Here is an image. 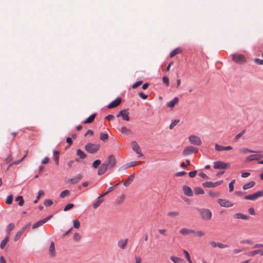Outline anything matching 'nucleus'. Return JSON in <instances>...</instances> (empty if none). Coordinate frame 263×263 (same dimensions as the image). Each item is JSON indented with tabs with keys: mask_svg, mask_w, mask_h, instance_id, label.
<instances>
[{
	"mask_svg": "<svg viewBox=\"0 0 263 263\" xmlns=\"http://www.w3.org/2000/svg\"><path fill=\"white\" fill-rule=\"evenodd\" d=\"M181 52V49L180 48H176L173 50L171 53L170 56L171 57H173L176 55L177 54L180 53Z\"/></svg>",
	"mask_w": 263,
	"mask_h": 263,
	"instance_id": "38",
	"label": "nucleus"
},
{
	"mask_svg": "<svg viewBox=\"0 0 263 263\" xmlns=\"http://www.w3.org/2000/svg\"><path fill=\"white\" fill-rule=\"evenodd\" d=\"M223 182V180H220L215 182H212L211 181H206L202 183V186L204 187L213 188L215 187Z\"/></svg>",
	"mask_w": 263,
	"mask_h": 263,
	"instance_id": "10",
	"label": "nucleus"
},
{
	"mask_svg": "<svg viewBox=\"0 0 263 263\" xmlns=\"http://www.w3.org/2000/svg\"><path fill=\"white\" fill-rule=\"evenodd\" d=\"M101 164V161L99 159L96 160L92 164V166L97 168Z\"/></svg>",
	"mask_w": 263,
	"mask_h": 263,
	"instance_id": "42",
	"label": "nucleus"
},
{
	"mask_svg": "<svg viewBox=\"0 0 263 263\" xmlns=\"http://www.w3.org/2000/svg\"><path fill=\"white\" fill-rule=\"evenodd\" d=\"M162 81L164 84H165L166 85H168L169 84V79L166 76H164L162 78Z\"/></svg>",
	"mask_w": 263,
	"mask_h": 263,
	"instance_id": "57",
	"label": "nucleus"
},
{
	"mask_svg": "<svg viewBox=\"0 0 263 263\" xmlns=\"http://www.w3.org/2000/svg\"><path fill=\"white\" fill-rule=\"evenodd\" d=\"M180 233L182 235H187L190 234H193L195 233V231L193 229L188 228H182L179 231Z\"/></svg>",
	"mask_w": 263,
	"mask_h": 263,
	"instance_id": "20",
	"label": "nucleus"
},
{
	"mask_svg": "<svg viewBox=\"0 0 263 263\" xmlns=\"http://www.w3.org/2000/svg\"><path fill=\"white\" fill-rule=\"evenodd\" d=\"M209 194L210 196H211V197H218L219 195V194L218 193H215L212 191H211L209 192Z\"/></svg>",
	"mask_w": 263,
	"mask_h": 263,
	"instance_id": "59",
	"label": "nucleus"
},
{
	"mask_svg": "<svg viewBox=\"0 0 263 263\" xmlns=\"http://www.w3.org/2000/svg\"><path fill=\"white\" fill-rule=\"evenodd\" d=\"M189 141L191 144L196 146H199L202 143L200 137L196 135H191L189 136Z\"/></svg>",
	"mask_w": 263,
	"mask_h": 263,
	"instance_id": "5",
	"label": "nucleus"
},
{
	"mask_svg": "<svg viewBox=\"0 0 263 263\" xmlns=\"http://www.w3.org/2000/svg\"><path fill=\"white\" fill-rule=\"evenodd\" d=\"M15 201L18 202V204L20 206L23 205L24 202L23 197L22 196H18L17 197H16L15 198Z\"/></svg>",
	"mask_w": 263,
	"mask_h": 263,
	"instance_id": "35",
	"label": "nucleus"
},
{
	"mask_svg": "<svg viewBox=\"0 0 263 263\" xmlns=\"http://www.w3.org/2000/svg\"><path fill=\"white\" fill-rule=\"evenodd\" d=\"M30 226L31 223L29 222L27 224H26L25 226H24L18 232H17L14 237V241H17L20 239L22 234L24 233L25 232V231L30 227Z\"/></svg>",
	"mask_w": 263,
	"mask_h": 263,
	"instance_id": "8",
	"label": "nucleus"
},
{
	"mask_svg": "<svg viewBox=\"0 0 263 263\" xmlns=\"http://www.w3.org/2000/svg\"><path fill=\"white\" fill-rule=\"evenodd\" d=\"M194 192L196 194H203L204 193L203 190L200 187H196L195 189Z\"/></svg>",
	"mask_w": 263,
	"mask_h": 263,
	"instance_id": "41",
	"label": "nucleus"
},
{
	"mask_svg": "<svg viewBox=\"0 0 263 263\" xmlns=\"http://www.w3.org/2000/svg\"><path fill=\"white\" fill-rule=\"evenodd\" d=\"M73 227L76 229H78L80 227V223L78 220H73Z\"/></svg>",
	"mask_w": 263,
	"mask_h": 263,
	"instance_id": "51",
	"label": "nucleus"
},
{
	"mask_svg": "<svg viewBox=\"0 0 263 263\" xmlns=\"http://www.w3.org/2000/svg\"><path fill=\"white\" fill-rule=\"evenodd\" d=\"M258 254L261 255V249H257L249 252L247 255L250 256H253Z\"/></svg>",
	"mask_w": 263,
	"mask_h": 263,
	"instance_id": "33",
	"label": "nucleus"
},
{
	"mask_svg": "<svg viewBox=\"0 0 263 263\" xmlns=\"http://www.w3.org/2000/svg\"><path fill=\"white\" fill-rule=\"evenodd\" d=\"M131 147L133 150L138 154V157H141L143 156L141 152L140 148L136 141H133L131 142Z\"/></svg>",
	"mask_w": 263,
	"mask_h": 263,
	"instance_id": "11",
	"label": "nucleus"
},
{
	"mask_svg": "<svg viewBox=\"0 0 263 263\" xmlns=\"http://www.w3.org/2000/svg\"><path fill=\"white\" fill-rule=\"evenodd\" d=\"M9 241V237L7 236L4 239H3L1 243H0V248L1 249H4L6 246L7 243Z\"/></svg>",
	"mask_w": 263,
	"mask_h": 263,
	"instance_id": "30",
	"label": "nucleus"
},
{
	"mask_svg": "<svg viewBox=\"0 0 263 263\" xmlns=\"http://www.w3.org/2000/svg\"><path fill=\"white\" fill-rule=\"evenodd\" d=\"M12 200H13V196L12 195H9L6 199V203L8 204H11L12 202Z\"/></svg>",
	"mask_w": 263,
	"mask_h": 263,
	"instance_id": "44",
	"label": "nucleus"
},
{
	"mask_svg": "<svg viewBox=\"0 0 263 263\" xmlns=\"http://www.w3.org/2000/svg\"><path fill=\"white\" fill-rule=\"evenodd\" d=\"M121 102V99L120 98H117L114 101L111 102L110 104H109L107 106L108 108H112L116 107L119 105V104Z\"/></svg>",
	"mask_w": 263,
	"mask_h": 263,
	"instance_id": "18",
	"label": "nucleus"
},
{
	"mask_svg": "<svg viewBox=\"0 0 263 263\" xmlns=\"http://www.w3.org/2000/svg\"><path fill=\"white\" fill-rule=\"evenodd\" d=\"M74 206V204L73 203H68L67 204L64 208V211H67Z\"/></svg>",
	"mask_w": 263,
	"mask_h": 263,
	"instance_id": "50",
	"label": "nucleus"
},
{
	"mask_svg": "<svg viewBox=\"0 0 263 263\" xmlns=\"http://www.w3.org/2000/svg\"><path fill=\"white\" fill-rule=\"evenodd\" d=\"M104 163H106L107 164V166L109 168H111L114 167L116 164V161L115 159V157L114 155H110L106 161H105Z\"/></svg>",
	"mask_w": 263,
	"mask_h": 263,
	"instance_id": "7",
	"label": "nucleus"
},
{
	"mask_svg": "<svg viewBox=\"0 0 263 263\" xmlns=\"http://www.w3.org/2000/svg\"><path fill=\"white\" fill-rule=\"evenodd\" d=\"M233 61L239 64H243L246 62V59L245 57L238 53H234L231 55Z\"/></svg>",
	"mask_w": 263,
	"mask_h": 263,
	"instance_id": "2",
	"label": "nucleus"
},
{
	"mask_svg": "<svg viewBox=\"0 0 263 263\" xmlns=\"http://www.w3.org/2000/svg\"><path fill=\"white\" fill-rule=\"evenodd\" d=\"M244 198L246 200H255L258 198L257 197L255 193L252 195H246L244 197Z\"/></svg>",
	"mask_w": 263,
	"mask_h": 263,
	"instance_id": "32",
	"label": "nucleus"
},
{
	"mask_svg": "<svg viewBox=\"0 0 263 263\" xmlns=\"http://www.w3.org/2000/svg\"><path fill=\"white\" fill-rule=\"evenodd\" d=\"M178 102V98L175 97L172 100L167 103V106L170 108L173 107Z\"/></svg>",
	"mask_w": 263,
	"mask_h": 263,
	"instance_id": "25",
	"label": "nucleus"
},
{
	"mask_svg": "<svg viewBox=\"0 0 263 263\" xmlns=\"http://www.w3.org/2000/svg\"><path fill=\"white\" fill-rule=\"evenodd\" d=\"M120 132L122 134H125L127 135L132 133L131 130L125 126L121 127L120 129Z\"/></svg>",
	"mask_w": 263,
	"mask_h": 263,
	"instance_id": "34",
	"label": "nucleus"
},
{
	"mask_svg": "<svg viewBox=\"0 0 263 263\" xmlns=\"http://www.w3.org/2000/svg\"><path fill=\"white\" fill-rule=\"evenodd\" d=\"M254 62L258 65H263V60L258 59V58H255L254 59Z\"/></svg>",
	"mask_w": 263,
	"mask_h": 263,
	"instance_id": "63",
	"label": "nucleus"
},
{
	"mask_svg": "<svg viewBox=\"0 0 263 263\" xmlns=\"http://www.w3.org/2000/svg\"><path fill=\"white\" fill-rule=\"evenodd\" d=\"M77 155L80 157V159H84L86 157V155L81 149H78L76 152Z\"/></svg>",
	"mask_w": 263,
	"mask_h": 263,
	"instance_id": "31",
	"label": "nucleus"
},
{
	"mask_svg": "<svg viewBox=\"0 0 263 263\" xmlns=\"http://www.w3.org/2000/svg\"><path fill=\"white\" fill-rule=\"evenodd\" d=\"M255 184V182L254 181H251L248 183L245 184L243 185L242 189L244 190H248L251 187H253Z\"/></svg>",
	"mask_w": 263,
	"mask_h": 263,
	"instance_id": "28",
	"label": "nucleus"
},
{
	"mask_svg": "<svg viewBox=\"0 0 263 263\" xmlns=\"http://www.w3.org/2000/svg\"><path fill=\"white\" fill-rule=\"evenodd\" d=\"M69 191L68 190H65L63 191H62L60 195V197L61 198H64V197H65L66 196L68 195L69 194Z\"/></svg>",
	"mask_w": 263,
	"mask_h": 263,
	"instance_id": "40",
	"label": "nucleus"
},
{
	"mask_svg": "<svg viewBox=\"0 0 263 263\" xmlns=\"http://www.w3.org/2000/svg\"><path fill=\"white\" fill-rule=\"evenodd\" d=\"M183 253L185 255V257H186V259H187V260L189 261V262L190 263H192V261L191 260L190 256V255H189L188 252L186 250H184Z\"/></svg>",
	"mask_w": 263,
	"mask_h": 263,
	"instance_id": "58",
	"label": "nucleus"
},
{
	"mask_svg": "<svg viewBox=\"0 0 263 263\" xmlns=\"http://www.w3.org/2000/svg\"><path fill=\"white\" fill-rule=\"evenodd\" d=\"M48 254L50 257H54L56 255V251L54 243L52 241L49 248Z\"/></svg>",
	"mask_w": 263,
	"mask_h": 263,
	"instance_id": "14",
	"label": "nucleus"
},
{
	"mask_svg": "<svg viewBox=\"0 0 263 263\" xmlns=\"http://www.w3.org/2000/svg\"><path fill=\"white\" fill-rule=\"evenodd\" d=\"M179 213L178 212L174 211V212H170L168 213L167 215L169 216H171V217H175V216L179 215Z\"/></svg>",
	"mask_w": 263,
	"mask_h": 263,
	"instance_id": "53",
	"label": "nucleus"
},
{
	"mask_svg": "<svg viewBox=\"0 0 263 263\" xmlns=\"http://www.w3.org/2000/svg\"><path fill=\"white\" fill-rule=\"evenodd\" d=\"M82 175L79 174L76 176L68 179V182L71 184H76L82 179Z\"/></svg>",
	"mask_w": 263,
	"mask_h": 263,
	"instance_id": "19",
	"label": "nucleus"
},
{
	"mask_svg": "<svg viewBox=\"0 0 263 263\" xmlns=\"http://www.w3.org/2000/svg\"><path fill=\"white\" fill-rule=\"evenodd\" d=\"M59 154H60V152H59V151H53V152L52 159L55 161L56 164H59Z\"/></svg>",
	"mask_w": 263,
	"mask_h": 263,
	"instance_id": "26",
	"label": "nucleus"
},
{
	"mask_svg": "<svg viewBox=\"0 0 263 263\" xmlns=\"http://www.w3.org/2000/svg\"><path fill=\"white\" fill-rule=\"evenodd\" d=\"M102 196L100 195L98 197V200L93 203V208L94 209L98 208L100 205L102 203V202L103 201L104 199H101V198Z\"/></svg>",
	"mask_w": 263,
	"mask_h": 263,
	"instance_id": "27",
	"label": "nucleus"
},
{
	"mask_svg": "<svg viewBox=\"0 0 263 263\" xmlns=\"http://www.w3.org/2000/svg\"><path fill=\"white\" fill-rule=\"evenodd\" d=\"M142 83V81H138L137 82H136L132 86L133 88L134 89H135L138 86L141 85Z\"/></svg>",
	"mask_w": 263,
	"mask_h": 263,
	"instance_id": "61",
	"label": "nucleus"
},
{
	"mask_svg": "<svg viewBox=\"0 0 263 263\" xmlns=\"http://www.w3.org/2000/svg\"><path fill=\"white\" fill-rule=\"evenodd\" d=\"M14 224L12 223H10L7 227V232L8 234H9L10 232L14 228Z\"/></svg>",
	"mask_w": 263,
	"mask_h": 263,
	"instance_id": "46",
	"label": "nucleus"
},
{
	"mask_svg": "<svg viewBox=\"0 0 263 263\" xmlns=\"http://www.w3.org/2000/svg\"><path fill=\"white\" fill-rule=\"evenodd\" d=\"M171 259L172 261H173L174 263H177L178 262L180 259L178 257H174V256H171Z\"/></svg>",
	"mask_w": 263,
	"mask_h": 263,
	"instance_id": "60",
	"label": "nucleus"
},
{
	"mask_svg": "<svg viewBox=\"0 0 263 263\" xmlns=\"http://www.w3.org/2000/svg\"><path fill=\"white\" fill-rule=\"evenodd\" d=\"M118 185V184H117L115 185V186H111V187H109L107 189V190L106 191L104 192L101 196L102 197H103V196H104L106 195L109 192H110L112 190V189L114 187L117 186Z\"/></svg>",
	"mask_w": 263,
	"mask_h": 263,
	"instance_id": "48",
	"label": "nucleus"
},
{
	"mask_svg": "<svg viewBox=\"0 0 263 263\" xmlns=\"http://www.w3.org/2000/svg\"><path fill=\"white\" fill-rule=\"evenodd\" d=\"M52 217V215H49L48 217H47L46 218L35 222L32 226V229H35L42 226L43 224H44L45 223H46L48 220H49Z\"/></svg>",
	"mask_w": 263,
	"mask_h": 263,
	"instance_id": "13",
	"label": "nucleus"
},
{
	"mask_svg": "<svg viewBox=\"0 0 263 263\" xmlns=\"http://www.w3.org/2000/svg\"><path fill=\"white\" fill-rule=\"evenodd\" d=\"M262 158H263L262 154H253V155L249 156L247 158V160L248 161H253V160H258L259 159Z\"/></svg>",
	"mask_w": 263,
	"mask_h": 263,
	"instance_id": "15",
	"label": "nucleus"
},
{
	"mask_svg": "<svg viewBox=\"0 0 263 263\" xmlns=\"http://www.w3.org/2000/svg\"><path fill=\"white\" fill-rule=\"evenodd\" d=\"M234 217L236 219H241L243 220H248L249 219V217L248 215H245L240 213L235 214L234 215Z\"/></svg>",
	"mask_w": 263,
	"mask_h": 263,
	"instance_id": "24",
	"label": "nucleus"
},
{
	"mask_svg": "<svg viewBox=\"0 0 263 263\" xmlns=\"http://www.w3.org/2000/svg\"><path fill=\"white\" fill-rule=\"evenodd\" d=\"M124 199H125V196L122 194L117 198V199H116L117 203L118 204L121 203L124 200Z\"/></svg>",
	"mask_w": 263,
	"mask_h": 263,
	"instance_id": "43",
	"label": "nucleus"
},
{
	"mask_svg": "<svg viewBox=\"0 0 263 263\" xmlns=\"http://www.w3.org/2000/svg\"><path fill=\"white\" fill-rule=\"evenodd\" d=\"M198 149L197 147H195L193 146H189L186 147L182 152V155L184 156H188L192 154L193 153H196L198 152Z\"/></svg>",
	"mask_w": 263,
	"mask_h": 263,
	"instance_id": "6",
	"label": "nucleus"
},
{
	"mask_svg": "<svg viewBox=\"0 0 263 263\" xmlns=\"http://www.w3.org/2000/svg\"><path fill=\"white\" fill-rule=\"evenodd\" d=\"M239 151L240 152H241L242 153H244V154H246V153H257V152H255V151H253L251 149H249L247 148H240L239 149Z\"/></svg>",
	"mask_w": 263,
	"mask_h": 263,
	"instance_id": "37",
	"label": "nucleus"
},
{
	"mask_svg": "<svg viewBox=\"0 0 263 263\" xmlns=\"http://www.w3.org/2000/svg\"><path fill=\"white\" fill-rule=\"evenodd\" d=\"M193 234H195L196 236L199 237H202L205 235V233L202 231H195V233Z\"/></svg>",
	"mask_w": 263,
	"mask_h": 263,
	"instance_id": "45",
	"label": "nucleus"
},
{
	"mask_svg": "<svg viewBox=\"0 0 263 263\" xmlns=\"http://www.w3.org/2000/svg\"><path fill=\"white\" fill-rule=\"evenodd\" d=\"M52 204H53V202L50 199H47V200H45V201H44V204L46 206H49L51 205Z\"/></svg>",
	"mask_w": 263,
	"mask_h": 263,
	"instance_id": "55",
	"label": "nucleus"
},
{
	"mask_svg": "<svg viewBox=\"0 0 263 263\" xmlns=\"http://www.w3.org/2000/svg\"><path fill=\"white\" fill-rule=\"evenodd\" d=\"M44 194V191L43 190H40L38 192V195L36 197V199L34 201V203H36L39 200L40 197Z\"/></svg>",
	"mask_w": 263,
	"mask_h": 263,
	"instance_id": "47",
	"label": "nucleus"
},
{
	"mask_svg": "<svg viewBox=\"0 0 263 263\" xmlns=\"http://www.w3.org/2000/svg\"><path fill=\"white\" fill-rule=\"evenodd\" d=\"M190 161L189 160H186V163H184V162H182L181 164H180V166L181 167H183V168H184L187 165H190Z\"/></svg>",
	"mask_w": 263,
	"mask_h": 263,
	"instance_id": "62",
	"label": "nucleus"
},
{
	"mask_svg": "<svg viewBox=\"0 0 263 263\" xmlns=\"http://www.w3.org/2000/svg\"><path fill=\"white\" fill-rule=\"evenodd\" d=\"M100 148V145L98 144H94L88 143L85 146V150L90 154H95L97 153Z\"/></svg>",
	"mask_w": 263,
	"mask_h": 263,
	"instance_id": "1",
	"label": "nucleus"
},
{
	"mask_svg": "<svg viewBox=\"0 0 263 263\" xmlns=\"http://www.w3.org/2000/svg\"><path fill=\"white\" fill-rule=\"evenodd\" d=\"M127 241H128V239L127 238H125V239H120L118 241V247L122 249V250H124L125 248V247L127 245Z\"/></svg>",
	"mask_w": 263,
	"mask_h": 263,
	"instance_id": "22",
	"label": "nucleus"
},
{
	"mask_svg": "<svg viewBox=\"0 0 263 263\" xmlns=\"http://www.w3.org/2000/svg\"><path fill=\"white\" fill-rule=\"evenodd\" d=\"M183 191L184 194L187 196H193V191L191 188L188 186L184 185L183 186Z\"/></svg>",
	"mask_w": 263,
	"mask_h": 263,
	"instance_id": "23",
	"label": "nucleus"
},
{
	"mask_svg": "<svg viewBox=\"0 0 263 263\" xmlns=\"http://www.w3.org/2000/svg\"><path fill=\"white\" fill-rule=\"evenodd\" d=\"M96 117V114H93L87 118L84 121V123H90L92 122Z\"/></svg>",
	"mask_w": 263,
	"mask_h": 263,
	"instance_id": "36",
	"label": "nucleus"
},
{
	"mask_svg": "<svg viewBox=\"0 0 263 263\" xmlns=\"http://www.w3.org/2000/svg\"><path fill=\"white\" fill-rule=\"evenodd\" d=\"M142 163V161H133V162H129V163H127L126 164H125L122 165V166H121L118 169V171L120 172V171H122L125 170L127 169L128 168H129V167L134 166L135 164L140 165Z\"/></svg>",
	"mask_w": 263,
	"mask_h": 263,
	"instance_id": "9",
	"label": "nucleus"
},
{
	"mask_svg": "<svg viewBox=\"0 0 263 263\" xmlns=\"http://www.w3.org/2000/svg\"><path fill=\"white\" fill-rule=\"evenodd\" d=\"M23 160H24V158H22L21 159H20L19 160L14 161L13 163L10 164L9 165V166L8 167L7 170H8L9 168V167H11L13 164H15V165L18 164L21 162H22Z\"/></svg>",
	"mask_w": 263,
	"mask_h": 263,
	"instance_id": "49",
	"label": "nucleus"
},
{
	"mask_svg": "<svg viewBox=\"0 0 263 263\" xmlns=\"http://www.w3.org/2000/svg\"><path fill=\"white\" fill-rule=\"evenodd\" d=\"M108 168H109L107 166V164L103 162L102 164H101L98 169V174L99 175H102L104 174Z\"/></svg>",
	"mask_w": 263,
	"mask_h": 263,
	"instance_id": "17",
	"label": "nucleus"
},
{
	"mask_svg": "<svg viewBox=\"0 0 263 263\" xmlns=\"http://www.w3.org/2000/svg\"><path fill=\"white\" fill-rule=\"evenodd\" d=\"M256 194L257 197L258 198L259 197L263 196V190L259 191L255 193Z\"/></svg>",
	"mask_w": 263,
	"mask_h": 263,
	"instance_id": "64",
	"label": "nucleus"
},
{
	"mask_svg": "<svg viewBox=\"0 0 263 263\" xmlns=\"http://www.w3.org/2000/svg\"><path fill=\"white\" fill-rule=\"evenodd\" d=\"M217 247L220 249H223L229 247V246L226 244H223L221 242H218Z\"/></svg>",
	"mask_w": 263,
	"mask_h": 263,
	"instance_id": "54",
	"label": "nucleus"
},
{
	"mask_svg": "<svg viewBox=\"0 0 263 263\" xmlns=\"http://www.w3.org/2000/svg\"><path fill=\"white\" fill-rule=\"evenodd\" d=\"M246 132V130H242L241 132H240L239 133H238V134H237L235 137V139L236 140H237L239 138H240Z\"/></svg>",
	"mask_w": 263,
	"mask_h": 263,
	"instance_id": "56",
	"label": "nucleus"
},
{
	"mask_svg": "<svg viewBox=\"0 0 263 263\" xmlns=\"http://www.w3.org/2000/svg\"><path fill=\"white\" fill-rule=\"evenodd\" d=\"M201 217L204 220H209L211 218L212 213L208 209H202L198 210Z\"/></svg>",
	"mask_w": 263,
	"mask_h": 263,
	"instance_id": "4",
	"label": "nucleus"
},
{
	"mask_svg": "<svg viewBox=\"0 0 263 263\" xmlns=\"http://www.w3.org/2000/svg\"><path fill=\"white\" fill-rule=\"evenodd\" d=\"M117 117H121L123 120L128 121L129 117L128 116V112H126V110H121L117 115Z\"/></svg>",
	"mask_w": 263,
	"mask_h": 263,
	"instance_id": "16",
	"label": "nucleus"
},
{
	"mask_svg": "<svg viewBox=\"0 0 263 263\" xmlns=\"http://www.w3.org/2000/svg\"><path fill=\"white\" fill-rule=\"evenodd\" d=\"M235 182V180H233L229 184V191L230 192H232L234 190V184Z\"/></svg>",
	"mask_w": 263,
	"mask_h": 263,
	"instance_id": "52",
	"label": "nucleus"
},
{
	"mask_svg": "<svg viewBox=\"0 0 263 263\" xmlns=\"http://www.w3.org/2000/svg\"><path fill=\"white\" fill-rule=\"evenodd\" d=\"M108 138V135L106 133H102L100 134V139L102 141H105Z\"/></svg>",
	"mask_w": 263,
	"mask_h": 263,
	"instance_id": "39",
	"label": "nucleus"
},
{
	"mask_svg": "<svg viewBox=\"0 0 263 263\" xmlns=\"http://www.w3.org/2000/svg\"><path fill=\"white\" fill-rule=\"evenodd\" d=\"M217 202L220 204L221 206L223 207L230 208L233 206V203L226 199H218L217 200Z\"/></svg>",
	"mask_w": 263,
	"mask_h": 263,
	"instance_id": "12",
	"label": "nucleus"
},
{
	"mask_svg": "<svg viewBox=\"0 0 263 263\" xmlns=\"http://www.w3.org/2000/svg\"><path fill=\"white\" fill-rule=\"evenodd\" d=\"M215 150L218 152H221L222 151H229L232 149V147L231 146H223L222 145L216 144L215 145Z\"/></svg>",
	"mask_w": 263,
	"mask_h": 263,
	"instance_id": "21",
	"label": "nucleus"
},
{
	"mask_svg": "<svg viewBox=\"0 0 263 263\" xmlns=\"http://www.w3.org/2000/svg\"><path fill=\"white\" fill-rule=\"evenodd\" d=\"M230 164L229 163H226L221 161H215L214 162L213 167L217 170H225L229 168Z\"/></svg>",
	"mask_w": 263,
	"mask_h": 263,
	"instance_id": "3",
	"label": "nucleus"
},
{
	"mask_svg": "<svg viewBox=\"0 0 263 263\" xmlns=\"http://www.w3.org/2000/svg\"><path fill=\"white\" fill-rule=\"evenodd\" d=\"M135 174H133L129 176L128 179L126 180L124 182V185L125 186H128L129 184L131 183V182L133 181L134 178Z\"/></svg>",
	"mask_w": 263,
	"mask_h": 263,
	"instance_id": "29",
	"label": "nucleus"
}]
</instances>
